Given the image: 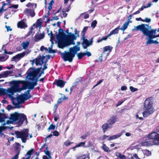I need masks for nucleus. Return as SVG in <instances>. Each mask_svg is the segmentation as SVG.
I'll list each match as a JSON object with an SVG mask.
<instances>
[{
	"label": "nucleus",
	"mask_w": 159,
	"mask_h": 159,
	"mask_svg": "<svg viewBox=\"0 0 159 159\" xmlns=\"http://www.w3.org/2000/svg\"><path fill=\"white\" fill-rule=\"evenodd\" d=\"M149 139H146L141 143L144 146H150L159 145V134L156 132H153L149 134L148 136Z\"/></svg>",
	"instance_id": "f257e3e1"
},
{
	"label": "nucleus",
	"mask_w": 159,
	"mask_h": 159,
	"mask_svg": "<svg viewBox=\"0 0 159 159\" xmlns=\"http://www.w3.org/2000/svg\"><path fill=\"white\" fill-rule=\"evenodd\" d=\"M152 105L153 102L150 98L146 99L144 106V109L145 111L142 113L143 117H147L153 113L154 109Z\"/></svg>",
	"instance_id": "f03ea898"
},
{
	"label": "nucleus",
	"mask_w": 159,
	"mask_h": 159,
	"mask_svg": "<svg viewBox=\"0 0 159 159\" xmlns=\"http://www.w3.org/2000/svg\"><path fill=\"white\" fill-rule=\"evenodd\" d=\"M41 66L40 67L35 68L30 67L27 72V76L30 80H33L34 79H38L42 74L43 72H41Z\"/></svg>",
	"instance_id": "7ed1b4c3"
},
{
	"label": "nucleus",
	"mask_w": 159,
	"mask_h": 159,
	"mask_svg": "<svg viewBox=\"0 0 159 159\" xmlns=\"http://www.w3.org/2000/svg\"><path fill=\"white\" fill-rule=\"evenodd\" d=\"M9 119L11 122H17V124L19 126L21 125L24 121H27L26 116L23 113H19L17 112L11 114Z\"/></svg>",
	"instance_id": "20e7f679"
},
{
	"label": "nucleus",
	"mask_w": 159,
	"mask_h": 159,
	"mask_svg": "<svg viewBox=\"0 0 159 159\" xmlns=\"http://www.w3.org/2000/svg\"><path fill=\"white\" fill-rule=\"evenodd\" d=\"M134 30L137 31L140 30L142 32L144 35L148 37V38L147 37L146 38V39L147 40V41H146L145 43L146 45H148L149 44H150L154 43H155L156 44H157L158 43V42L157 40L154 41L153 40V39L156 38L153 37V36L152 35L153 34L152 33V32L149 34L147 32L143 30L142 29H137V26L134 27Z\"/></svg>",
	"instance_id": "39448f33"
},
{
	"label": "nucleus",
	"mask_w": 159,
	"mask_h": 159,
	"mask_svg": "<svg viewBox=\"0 0 159 159\" xmlns=\"http://www.w3.org/2000/svg\"><path fill=\"white\" fill-rule=\"evenodd\" d=\"M137 29H142L148 34H150L151 32L152 33V35L154 37H159V34L156 35L157 29H152L151 26L147 24H142L137 26Z\"/></svg>",
	"instance_id": "423d86ee"
},
{
	"label": "nucleus",
	"mask_w": 159,
	"mask_h": 159,
	"mask_svg": "<svg viewBox=\"0 0 159 159\" xmlns=\"http://www.w3.org/2000/svg\"><path fill=\"white\" fill-rule=\"evenodd\" d=\"M29 129H26L22 131H16L15 134L17 139L20 138L23 143L26 142L29 137Z\"/></svg>",
	"instance_id": "0eeeda50"
},
{
	"label": "nucleus",
	"mask_w": 159,
	"mask_h": 159,
	"mask_svg": "<svg viewBox=\"0 0 159 159\" xmlns=\"http://www.w3.org/2000/svg\"><path fill=\"white\" fill-rule=\"evenodd\" d=\"M59 53L65 61H68L71 62L75 56L70 48L69 51H65L64 52H59Z\"/></svg>",
	"instance_id": "6e6552de"
},
{
	"label": "nucleus",
	"mask_w": 159,
	"mask_h": 159,
	"mask_svg": "<svg viewBox=\"0 0 159 159\" xmlns=\"http://www.w3.org/2000/svg\"><path fill=\"white\" fill-rule=\"evenodd\" d=\"M71 40L68 38L66 37V40H64V39L61 42H59L58 46L59 48L63 49L64 48L67 47L70 44Z\"/></svg>",
	"instance_id": "1a4fd4ad"
},
{
	"label": "nucleus",
	"mask_w": 159,
	"mask_h": 159,
	"mask_svg": "<svg viewBox=\"0 0 159 159\" xmlns=\"http://www.w3.org/2000/svg\"><path fill=\"white\" fill-rule=\"evenodd\" d=\"M34 87L32 83V82L24 81L23 85H22L20 90H25L28 89L30 90H32L34 89Z\"/></svg>",
	"instance_id": "9d476101"
},
{
	"label": "nucleus",
	"mask_w": 159,
	"mask_h": 159,
	"mask_svg": "<svg viewBox=\"0 0 159 159\" xmlns=\"http://www.w3.org/2000/svg\"><path fill=\"white\" fill-rule=\"evenodd\" d=\"M58 34L57 35V38L58 40V44L59 42H61L64 39L65 37H67V35L64 32L63 29L60 28L59 29Z\"/></svg>",
	"instance_id": "9b49d317"
},
{
	"label": "nucleus",
	"mask_w": 159,
	"mask_h": 159,
	"mask_svg": "<svg viewBox=\"0 0 159 159\" xmlns=\"http://www.w3.org/2000/svg\"><path fill=\"white\" fill-rule=\"evenodd\" d=\"M112 47L110 46H106L104 47L102 50V53L105 55L104 57L105 59H106L107 57L109 55L110 52H111Z\"/></svg>",
	"instance_id": "f8f14e48"
},
{
	"label": "nucleus",
	"mask_w": 159,
	"mask_h": 159,
	"mask_svg": "<svg viewBox=\"0 0 159 159\" xmlns=\"http://www.w3.org/2000/svg\"><path fill=\"white\" fill-rule=\"evenodd\" d=\"M93 39V38H92L91 40L89 41L87 39H85V37H82L81 39L83 40L82 44L84 49H86L88 47L92 44Z\"/></svg>",
	"instance_id": "ddd939ff"
},
{
	"label": "nucleus",
	"mask_w": 159,
	"mask_h": 159,
	"mask_svg": "<svg viewBox=\"0 0 159 159\" xmlns=\"http://www.w3.org/2000/svg\"><path fill=\"white\" fill-rule=\"evenodd\" d=\"M66 83V82L60 79H56L53 84H55L57 87H60V88H62L64 87Z\"/></svg>",
	"instance_id": "4468645a"
},
{
	"label": "nucleus",
	"mask_w": 159,
	"mask_h": 159,
	"mask_svg": "<svg viewBox=\"0 0 159 159\" xmlns=\"http://www.w3.org/2000/svg\"><path fill=\"white\" fill-rule=\"evenodd\" d=\"M24 81H15L13 80L9 82V84L13 86L15 89H17L19 86L20 84L23 85Z\"/></svg>",
	"instance_id": "2eb2a0df"
},
{
	"label": "nucleus",
	"mask_w": 159,
	"mask_h": 159,
	"mask_svg": "<svg viewBox=\"0 0 159 159\" xmlns=\"http://www.w3.org/2000/svg\"><path fill=\"white\" fill-rule=\"evenodd\" d=\"M25 55V52L19 53L12 57L11 61H15V59H18V60H19L21 58L23 57Z\"/></svg>",
	"instance_id": "dca6fc26"
},
{
	"label": "nucleus",
	"mask_w": 159,
	"mask_h": 159,
	"mask_svg": "<svg viewBox=\"0 0 159 159\" xmlns=\"http://www.w3.org/2000/svg\"><path fill=\"white\" fill-rule=\"evenodd\" d=\"M125 132V131L124 130H122L121 132L120 133L116 135H112L110 136L108 139V140L110 141L111 140L116 139H118L119 137H120V136H121L123 133Z\"/></svg>",
	"instance_id": "f3484780"
},
{
	"label": "nucleus",
	"mask_w": 159,
	"mask_h": 159,
	"mask_svg": "<svg viewBox=\"0 0 159 159\" xmlns=\"http://www.w3.org/2000/svg\"><path fill=\"white\" fill-rule=\"evenodd\" d=\"M75 35H77L76 36L74 34H72L70 32V35H67V37L68 38V39H69L71 40H76V37H79V32H78V33H77V31L76 29H75Z\"/></svg>",
	"instance_id": "a211bd4d"
},
{
	"label": "nucleus",
	"mask_w": 159,
	"mask_h": 159,
	"mask_svg": "<svg viewBox=\"0 0 159 159\" xmlns=\"http://www.w3.org/2000/svg\"><path fill=\"white\" fill-rule=\"evenodd\" d=\"M24 13L25 14H29L31 17H33L35 15V13L34 9H30L26 8L24 11Z\"/></svg>",
	"instance_id": "6ab92c4d"
},
{
	"label": "nucleus",
	"mask_w": 159,
	"mask_h": 159,
	"mask_svg": "<svg viewBox=\"0 0 159 159\" xmlns=\"http://www.w3.org/2000/svg\"><path fill=\"white\" fill-rule=\"evenodd\" d=\"M117 119L116 116H111L109 119L107 120V122L110 125H112L115 123Z\"/></svg>",
	"instance_id": "aec40b11"
},
{
	"label": "nucleus",
	"mask_w": 159,
	"mask_h": 159,
	"mask_svg": "<svg viewBox=\"0 0 159 159\" xmlns=\"http://www.w3.org/2000/svg\"><path fill=\"white\" fill-rule=\"evenodd\" d=\"M44 37V34H39L37 33L34 36V41L36 42H38L41 39H43Z\"/></svg>",
	"instance_id": "412c9836"
},
{
	"label": "nucleus",
	"mask_w": 159,
	"mask_h": 159,
	"mask_svg": "<svg viewBox=\"0 0 159 159\" xmlns=\"http://www.w3.org/2000/svg\"><path fill=\"white\" fill-rule=\"evenodd\" d=\"M17 26L18 28L20 29H23L26 28L27 27V25L25 24L23 20L19 21L17 23Z\"/></svg>",
	"instance_id": "4be33fe9"
},
{
	"label": "nucleus",
	"mask_w": 159,
	"mask_h": 159,
	"mask_svg": "<svg viewBox=\"0 0 159 159\" xmlns=\"http://www.w3.org/2000/svg\"><path fill=\"white\" fill-rule=\"evenodd\" d=\"M70 49L75 55L76 54L77 52L80 50V47H77V46H75L73 47L70 48Z\"/></svg>",
	"instance_id": "5701e85b"
},
{
	"label": "nucleus",
	"mask_w": 159,
	"mask_h": 159,
	"mask_svg": "<svg viewBox=\"0 0 159 159\" xmlns=\"http://www.w3.org/2000/svg\"><path fill=\"white\" fill-rule=\"evenodd\" d=\"M111 128V127H110L109 124L107 123H104L102 126V128L104 133H105L108 129Z\"/></svg>",
	"instance_id": "b1692460"
},
{
	"label": "nucleus",
	"mask_w": 159,
	"mask_h": 159,
	"mask_svg": "<svg viewBox=\"0 0 159 159\" xmlns=\"http://www.w3.org/2000/svg\"><path fill=\"white\" fill-rule=\"evenodd\" d=\"M2 129V130L0 131V136L2 138H4L5 137V135L2 132L3 131H5L7 129V127L4 126H1V127Z\"/></svg>",
	"instance_id": "393cba45"
},
{
	"label": "nucleus",
	"mask_w": 159,
	"mask_h": 159,
	"mask_svg": "<svg viewBox=\"0 0 159 159\" xmlns=\"http://www.w3.org/2000/svg\"><path fill=\"white\" fill-rule=\"evenodd\" d=\"M116 156L120 159H126V156L119 152H116Z\"/></svg>",
	"instance_id": "a878e982"
},
{
	"label": "nucleus",
	"mask_w": 159,
	"mask_h": 159,
	"mask_svg": "<svg viewBox=\"0 0 159 159\" xmlns=\"http://www.w3.org/2000/svg\"><path fill=\"white\" fill-rule=\"evenodd\" d=\"M119 31V29L118 27L116 28L114 30L111 31L110 33L108 34L110 36L113 34H115L118 33Z\"/></svg>",
	"instance_id": "bb28decb"
},
{
	"label": "nucleus",
	"mask_w": 159,
	"mask_h": 159,
	"mask_svg": "<svg viewBox=\"0 0 159 159\" xmlns=\"http://www.w3.org/2000/svg\"><path fill=\"white\" fill-rule=\"evenodd\" d=\"M29 44V42L28 41H27L26 42H23L21 43L23 49H26L28 48Z\"/></svg>",
	"instance_id": "cd10ccee"
},
{
	"label": "nucleus",
	"mask_w": 159,
	"mask_h": 159,
	"mask_svg": "<svg viewBox=\"0 0 159 159\" xmlns=\"http://www.w3.org/2000/svg\"><path fill=\"white\" fill-rule=\"evenodd\" d=\"M35 152V151L33 149H31L30 150L28 151L27 152L26 155H25V157L27 156H30V157L31 156V155H32Z\"/></svg>",
	"instance_id": "c85d7f7f"
},
{
	"label": "nucleus",
	"mask_w": 159,
	"mask_h": 159,
	"mask_svg": "<svg viewBox=\"0 0 159 159\" xmlns=\"http://www.w3.org/2000/svg\"><path fill=\"white\" fill-rule=\"evenodd\" d=\"M109 35L108 34L106 36L103 37L101 38H99L97 41V42L99 43L101 42L102 40H106L109 37Z\"/></svg>",
	"instance_id": "c756f323"
},
{
	"label": "nucleus",
	"mask_w": 159,
	"mask_h": 159,
	"mask_svg": "<svg viewBox=\"0 0 159 159\" xmlns=\"http://www.w3.org/2000/svg\"><path fill=\"white\" fill-rule=\"evenodd\" d=\"M88 28V26H85L84 28L81 32L82 37H85V32L87 31Z\"/></svg>",
	"instance_id": "7c9ffc66"
},
{
	"label": "nucleus",
	"mask_w": 159,
	"mask_h": 159,
	"mask_svg": "<svg viewBox=\"0 0 159 159\" xmlns=\"http://www.w3.org/2000/svg\"><path fill=\"white\" fill-rule=\"evenodd\" d=\"M2 6L0 9V13H2V11H6L7 9H4V6L7 5V4L5 3L4 2H2Z\"/></svg>",
	"instance_id": "2f4dec72"
},
{
	"label": "nucleus",
	"mask_w": 159,
	"mask_h": 159,
	"mask_svg": "<svg viewBox=\"0 0 159 159\" xmlns=\"http://www.w3.org/2000/svg\"><path fill=\"white\" fill-rule=\"evenodd\" d=\"M102 148L103 150L107 152H110V150L108 147H107L105 144H103L102 145Z\"/></svg>",
	"instance_id": "473e14b6"
},
{
	"label": "nucleus",
	"mask_w": 159,
	"mask_h": 159,
	"mask_svg": "<svg viewBox=\"0 0 159 159\" xmlns=\"http://www.w3.org/2000/svg\"><path fill=\"white\" fill-rule=\"evenodd\" d=\"M35 63L37 66L40 65L41 66L42 64V61L40 60V58H36L35 60Z\"/></svg>",
	"instance_id": "72a5a7b5"
},
{
	"label": "nucleus",
	"mask_w": 159,
	"mask_h": 159,
	"mask_svg": "<svg viewBox=\"0 0 159 159\" xmlns=\"http://www.w3.org/2000/svg\"><path fill=\"white\" fill-rule=\"evenodd\" d=\"M5 77H7L8 75L11 74L12 71H6L2 72Z\"/></svg>",
	"instance_id": "f704fd0d"
},
{
	"label": "nucleus",
	"mask_w": 159,
	"mask_h": 159,
	"mask_svg": "<svg viewBox=\"0 0 159 159\" xmlns=\"http://www.w3.org/2000/svg\"><path fill=\"white\" fill-rule=\"evenodd\" d=\"M77 159H90L89 157H87L85 154H83L78 157Z\"/></svg>",
	"instance_id": "c9c22d12"
},
{
	"label": "nucleus",
	"mask_w": 159,
	"mask_h": 159,
	"mask_svg": "<svg viewBox=\"0 0 159 159\" xmlns=\"http://www.w3.org/2000/svg\"><path fill=\"white\" fill-rule=\"evenodd\" d=\"M84 56H85V54H84V53H83L82 52H80L78 53L77 54V56L78 59L80 60Z\"/></svg>",
	"instance_id": "e433bc0d"
},
{
	"label": "nucleus",
	"mask_w": 159,
	"mask_h": 159,
	"mask_svg": "<svg viewBox=\"0 0 159 159\" xmlns=\"http://www.w3.org/2000/svg\"><path fill=\"white\" fill-rule=\"evenodd\" d=\"M1 95H4L7 93V90L3 88L0 89Z\"/></svg>",
	"instance_id": "4c0bfd02"
},
{
	"label": "nucleus",
	"mask_w": 159,
	"mask_h": 159,
	"mask_svg": "<svg viewBox=\"0 0 159 159\" xmlns=\"http://www.w3.org/2000/svg\"><path fill=\"white\" fill-rule=\"evenodd\" d=\"M90 135L89 132H87L84 135L81 136L80 137V138L82 139H85L88 136Z\"/></svg>",
	"instance_id": "58836bf2"
},
{
	"label": "nucleus",
	"mask_w": 159,
	"mask_h": 159,
	"mask_svg": "<svg viewBox=\"0 0 159 159\" xmlns=\"http://www.w3.org/2000/svg\"><path fill=\"white\" fill-rule=\"evenodd\" d=\"M127 23L125 22L123 25L122 27L120 29L123 31H124L126 29H127L128 25Z\"/></svg>",
	"instance_id": "ea45409f"
},
{
	"label": "nucleus",
	"mask_w": 159,
	"mask_h": 159,
	"mask_svg": "<svg viewBox=\"0 0 159 159\" xmlns=\"http://www.w3.org/2000/svg\"><path fill=\"white\" fill-rule=\"evenodd\" d=\"M64 144L66 147H68L73 143V142H70L69 140H67L64 142Z\"/></svg>",
	"instance_id": "a19ab883"
},
{
	"label": "nucleus",
	"mask_w": 159,
	"mask_h": 159,
	"mask_svg": "<svg viewBox=\"0 0 159 159\" xmlns=\"http://www.w3.org/2000/svg\"><path fill=\"white\" fill-rule=\"evenodd\" d=\"M54 3V1L53 0H52L48 3L49 5L48 7V9L49 10H51L52 9V6Z\"/></svg>",
	"instance_id": "79ce46f5"
},
{
	"label": "nucleus",
	"mask_w": 159,
	"mask_h": 159,
	"mask_svg": "<svg viewBox=\"0 0 159 159\" xmlns=\"http://www.w3.org/2000/svg\"><path fill=\"white\" fill-rule=\"evenodd\" d=\"M12 104L13 105L16 106V107L17 108H19L21 107V106L20 105V103L19 102H18L17 103H15L13 101L12 102Z\"/></svg>",
	"instance_id": "37998d69"
},
{
	"label": "nucleus",
	"mask_w": 159,
	"mask_h": 159,
	"mask_svg": "<svg viewBox=\"0 0 159 159\" xmlns=\"http://www.w3.org/2000/svg\"><path fill=\"white\" fill-rule=\"evenodd\" d=\"M97 23V22L96 20H93L91 23V27L93 28H94L96 26Z\"/></svg>",
	"instance_id": "c03bdc74"
},
{
	"label": "nucleus",
	"mask_w": 159,
	"mask_h": 159,
	"mask_svg": "<svg viewBox=\"0 0 159 159\" xmlns=\"http://www.w3.org/2000/svg\"><path fill=\"white\" fill-rule=\"evenodd\" d=\"M55 128V126L52 124H51L48 128L47 130L49 131L51 129H54Z\"/></svg>",
	"instance_id": "a18cd8bd"
},
{
	"label": "nucleus",
	"mask_w": 159,
	"mask_h": 159,
	"mask_svg": "<svg viewBox=\"0 0 159 159\" xmlns=\"http://www.w3.org/2000/svg\"><path fill=\"white\" fill-rule=\"evenodd\" d=\"M86 142L84 141L83 142H81L80 143L77 144V145L78 147H84Z\"/></svg>",
	"instance_id": "49530a36"
},
{
	"label": "nucleus",
	"mask_w": 159,
	"mask_h": 159,
	"mask_svg": "<svg viewBox=\"0 0 159 159\" xmlns=\"http://www.w3.org/2000/svg\"><path fill=\"white\" fill-rule=\"evenodd\" d=\"M70 5L66 8H63L62 11V12H68L70 9Z\"/></svg>",
	"instance_id": "de8ad7c7"
},
{
	"label": "nucleus",
	"mask_w": 159,
	"mask_h": 159,
	"mask_svg": "<svg viewBox=\"0 0 159 159\" xmlns=\"http://www.w3.org/2000/svg\"><path fill=\"white\" fill-rule=\"evenodd\" d=\"M131 159H139V158L138 157L137 154L135 153L133 154L131 156Z\"/></svg>",
	"instance_id": "09e8293b"
},
{
	"label": "nucleus",
	"mask_w": 159,
	"mask_h": 159,
	"mask_svg": "<svg viewBox=\"0 0 159 159\" xmlns=\"http://www.w3.org/2000/svg\"><path fill=\"white\" fill-rule=\"evenodd\" d=\"M15 92L14 89L13 88H9L8 90H7V93L12 94Z\"/></svg>",
	"instance_id": "8fccbe9b"
},
{
	"label": "nucleus",
	"mask_w": 159,
	"mask_h": 159,
	"mask_svg": "<svg viewBox=\"0 0 159 159\" xmlns=\"http://www.w3.org/2000/svg\"><path fill=\"white\" fill-rule=\"evenodd\" d=\"M38 79H36V78L34 79L33 80H31L32 81H34V82H32V83L34 87L35 86H36L37 84V82L38 81Z\"/></svg>",
	"instance_id": "3c124183"
},
{
	"label": "nucleus",
	"mask_w": 159,
	"mask_h": 159,
	"mask_svg": "<svg viewBox=\"0 0 159 159\" xmlns=\"http://www.w3.org/2000/svg\"><path fill=\"white\" fill-rule=\"evenodd\" d=\"M31 97V95L30 94H26L25 95V100H27L30 98Z\"/></svg>",
	"instance_id": "603ef678"
},
{
	"label": "nucleus",
	"mask_w": 159,
	"mask_h": 159,
	"mask_svg": "<svg viewBox=\"0 0 159 159\" xmlns=\"http://www.w3.org/2000/svg\"><path fill=\"white\" fill-rule=\"evenodd\" d=\"M42 23L41 19H39L37 20V24L38 26H41L42 25Z\"/></svg>",
	"instance_id": "864d4df0"
},
{
	"label": "nucleus",
	"mask_w": 159,
	"mask_h": 159,
	"mask_svg": "<svg viewBox=\"0 0 159 159\" xmlns=\"http://www.w3.org/2000/svg\"><path fill=\"white\" fill-rule=\"evenodd\" d=\"M129 89L132 92H134L138 90L137 89L134 88L132 86H130Z\"/></svg>",
	"instance_id": "5fc2aeb1"
},
{
	"label": "nucleus",
	"mask_w": 159,
	"mask_h": 159,
	"mask_svg": "<svg viewBox=\"0 0 159 159\" xmlns=\"http://www.w3.org/2000/svg\"><path fill=\"white\" fill-rule=\"evenodd\" d=\"M0 118L3 119V121L5 119L7 118L5 114L0 112Z\"/></svg>",
	"instance_id": "6e6d98bb"
},
{
	"label": "nucleus",
	"mask_w": 159,
	"mask_h": 159,
	"mask_svg": "<svg viewBox=\"0 0 159 159\" xmlns=\"http://www.w3.org/2000/svg\"><path fill=\"white\" fill-rule=\"evenodd\" d=\"M151 20L150 18H145V19H143V22L147 23H149L151 21Z\"/></svg>",
	"instance_id": "4d7b16f0"
},
{
	"label": "nucleus",
	"mask_w": 159,
	"mask_h": 159,
	"mask_svg": "<svg viewBox=\"0 0 159 159\" xmlns=\"http://www.w3.org/2000/svg\"><path fill=\"white\" fill-rule=\"evenodd\" d=\"M104 55H105L103 54L102 53H101V56L99 57V58L98 59L99 61H100V62H101L102 61V57L103 56H104V57L105 56H104Z\"/></svg>",
	"instance_id": "13d9d810"
},
{
	"label": "nucleus",
	"mask_w": 159,
	"mask_h": 159,
	"mask_svg": "<svg viewBox=\"0 0 159 159\" xmlns=\"http://www.w3.org/2000/svg\"><path fill=\"white\" fill-rule=\"evenodd\" d=\"M125 100L121 101H119L116 105V107H117L118 106L121 105L125 101Z\"/></svg>",
	"instance_id": "bf43d9fd"
},
{
	"label": "nucleus",
	"mask_w": 159,
	"mask_h": 159,
	"mask_svg": "<svg viewBox=\"0 0 159 159\" xmlns=\"http://www.w3.org/2000/svg\"><path fill=\"white\" fill-rule=\"evenodd\" d=\"M53 135L54 136H59V132L56 131L55 130L53 132Z\"/></svg>",
	"instance_id": "052dcab7"
},
{
	"label": "nucleus",
	"mask_w": 159,
	"mask_h": 159,
	"mask_svg": "<svg viewBox=\"0 0 159 159\" xmlns=\"http://www.w3.org/2000/svg\"><path fill=\"white\" fill-rule=\"evenodd\" d=\"M18 7V4H16V5H13L12 6L9 7L8 8H11L12 7H13V8L14 9H17Z\"/></svg>",
	"instance_id": "680f3d73"
},
{
	"label": "nucleus",
	"mask_w": 159,
	"mask_h": 159,
	"mask_svg": "<svg viewBox=\"0 0 159 159\" xmlns=\"http://www.w3.org/2000/svg\"><path fill=\"white\" fill-rule=\"evenodd\" d=\"M49 50L48 51V52L50 53H54L56 52L55 50H52L51 48H49Z\"/></svg>",
	"instance_id": "e2e57ef3"
},
{
	"label": "nucleus",
	"mask_w": 159,
	"mask_h": 159,
	"mask_svg": "<svg viewBox=\"0 0 159 159\" xmlns=\"http://www.w3.org/2000/svg\"><path fill=\"white\" fill-rule=\"evenodd\" d=\"M103 79H101L100 80H99L98 81V82L94 86V87H95L96 86H97L100 84H101V83L103 81Z\"/></svg>",
	"instance_id": "0e129e2a"
},
{
	"label": "nucleus",
	"mask_w": 159,
	"mask_h": 159,
	"mask_svg": "<svg viewBox=\"0 0 159 159\" xmlns=\"http://www.w3.org/2000/svg\"><path fill=\"white\" fill-rule=\"evenodd\" d=\"M6 27L7 29V31L8 32L9 31H11L12 30V29L11 28V27L10 26H7L6 25Z\"/></svg>",
	"instance_id": "69168bd1"
},
{
	"label": "nucleus",
	"mask_w": 159,
	"mask_h": 159,
	"mask_svg": "<svg viewBox=\"0 0 159 159\" xmlns=\"http://www.w3.org/2000/svg\"><path fill=\"white\" fill-rule=\"evenodd\" d=\"M59 118L58 115H55L54 118V120L55 121H57V120Z\"/></svg>",
	"instance_id": "338daca9"
},
{
	"label": "nucleus",
	"mask_w": 159,
	"mask_h": 159,
	"mask_svg": "<svg viewBox=\"0 0 159 159\" xmlns=\"http://www.w3.org/2000/svg\"><path fill=\"white\" fill-rule=\"evenodd\" d=\"M18 154H19V153H18L15 156L13 157L11 159H18L19 157Z\"/></svg>",
	"instance_id": "774afa93"
}]
</instances>
